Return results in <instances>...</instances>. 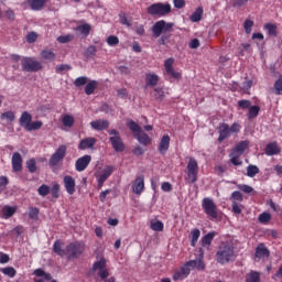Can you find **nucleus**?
I'll return each mask as SVG.
<instances>
[{"mask_svg": "<svg viewBox=\"0 0 282 282\" xmlns=\"http://www.w3.org/2000/svg\"><path fill=\"white\" fill-rule=\"evenodd\" d=\"M98 88V82L96 80H90L86 87H85V94L86 96H91V94H94V91H96V89Z\"/></svg>", "mask_w": 282, "mask_h": 282, "instance_id": "nucleus-35", "label": "nucleus"}, {"mask_svg": "<svg viewBox=\"0 0 282 282\" xmlns=\"http://www.w3.org/2000/svg\"><path fill=\"white\" fill-rule=\"evenodd\" d=\"M75 87H83L84 85H87V77L82 76L77 77L74 82Z\"/></svg>", "mask_w": 282, "mask_h": 282, "instance_id": "nucleus-61", "label": "nucleus"}, {"mask_svg": "<svg viewBox=\"0 0 282 282\" xmlns=\"http://www.w3.org/2000/svg\"><path fill=\"white\" fill-rule=\"evenodd\" d=\"M203 17H204V8L198 7L195 9V11L189 17V21H192V23H199V21H202Z\"/></svg>", "mask_w": 282, "mask_h": 282, "instance_id": "nucleus-26", "label": "nucleus"}, {"mask_svg": "<svg viewBox=\"0 0 282 282\" xmlns=\"http://www.w3.org/2000/svg\"><path fill=\"white\" fill-rule=\"evenodd\" d=\"M72 66L69 64H59L56 66L55 72L56 74H63V72H69Z\"/></svg>", "mask_w": 282, "mask_h": 282, "instance_id": "nucleus-52", "label": "nucleus"}, {"mask_svg": "<svg viewBox=\"0 0 282 282\" xmlns=\"http://www.w3.org/2000/svg\"><path fill=\"white\" fill-rule=\"evenodd\" d=\"M279 153H281V148H279V144H276V142H271L267 144L265 155L272 156V155H279Z\"/></svg>", "mask_w": 282, "mask_h": 282, "instance_id": "nucleus-24", "label": "nucleus"}, {"mask_svg": "<svg viewBox=\"0 0 282 282\" xmlns=\"http://www.w3.org/2000/svg\"><path fill=\"white\" fill-rule=\"evenodd\" d=\"M147 11L150 17H166L171 14V3L156 2L148 7Z\"/></svg>", "mask_w": 282, "mask_h": 282, "instance_id": "nucleus-5", "label": "nucleus"}, {"mask_svg": "<svg viewBox=\"0 0 282 282\" xmlns=\"http://www.w3.org/2000/svg\"><path fill=\"white\" fill-rule=\"evenodd\" d=\"M106 268H107V260H105V258H101L99 261H96L93 264L94 272L96 271L100 272V270H105Z\"/></svg>", "mask_w": 282, "mask_h": 282, "instance_id": "nucleus-39", "label": "nucleus"}, {"mask_svg": "<svg viewBox=\"0 0 282 282\" xmlns=\"http://www.w3.org/2000/svg\"><path fill=\"white\" fill-rule=\"evenodd\" d=\"M240 89H242V91H250V89H252V79H248L247 77L246 80L242 83Z\"/></svg>", "mask_w": 282, "mask_h": 282, "instance_id": "nucleus-57", "label": "nucleus"}, {"mask_svg": "<svg viewBox=\"0 0 282 282\" xmlns=\"http://www.w3.org/2000/svg\"><path fill=\"white\" fill-rule=\"evenodd\" d=\"M238 107H240V109H250L252 107V101L248 99L239 100Z\"/></svg>", "mask_w": 282, "mask_h": 282, "instance_id": "nucleus-55", "label": "nucleus"}, {"mask_svg": "<svg viewBox=\"0 0 282 282\" xmlns=\"http://www.w3.org/2000/svg\"><path fill=\"white\" fill-rule=\"evenodd\" d=\"M265 259H270V250L265 247V243H259L256 248L254 261H265Z\"/></svg>", "mask_w": 282, "mask_h": 282, "instance_id": "nucleus-12", "label": "nucleus"}, {"mask_svg": "<svg viewBox=\"0 0 282 282\" xmlns=\"http://www.w3.org/2000/svg\"><path fill=\"white\" fill-rule=\"evenodd\" d=\"M232 202H243V194L239 191H235L231 194Z\"/></svg>", "mask_w": 282, "mask_h": 282, "instance_id": "nucleus-58", "label": "nucleus"}, {"mask_svg": "<svg viewBox=\"0 0 282 282\" xmlns=\"http://www.w3.org/2000/svg\"><path fill=\"white\" fill-rule=\"evenodd\" d=\"M36 39H39V35L34 32H30L28 35H26V42L28 43H36Z\"/></svg>", "mask_w": 282, "mask_h": 282, "instance_id": "nucleus-64", "label": "nucleus"}, {"mask_svg": "<svg viewBox=\"0 0 282 282\" xmlns=\"http://www.w3.org/2000/svg\"><path fill=\"white\" fill-rule=\"evenodd\" d=\"M29 218L33 221H39V208L37 207H30L29 208Z\"/></svg>", "mask_w": 282, "mask_h": 282, "instance_id": "nucleus-48", "label": "nucleus"}, {"mask_svg": "<svg viewBox=\"0 0 282 282\" xmlns=\"http://www.w3.org/2000/svg\"><path fill=\"white\" fill-rule=\"evenodd\" d=\"M91 164V155L85 154L84 156L79 158L75 162V170L78 173H83Z\"/></svg>", "mask_w": 282, "mask_h": 282, "instance_id": "nucleus-13", "label": "nucleus"}, {"mask_svg": "<svg viewBox=\"0 0 282 282\" xmlns=\"http://www.w3.org/2000/svg\"><path fill=\"white\" fill-rule=\"evenodd\" d=\"M272 219V215L268 212H263L262 214L259 215L258 220L260 224H268Z\"/></svg>", "mask_w": 282, "mask_h": 282, "instance_id": "nucleus-49", "label": "nucleus"}, {"mask_svg": "<svg viewBox=\"0 0 282 282\" xmlns=\"http://www.w3.org/2000/svg\"><path fill=\"white\" fill-rule=\"evenodd\" d=\"M174 63H175V58L173 57L165 59L164 62L165 74L170 76V80L171 78H174V80H180V78H182V73L175 72V69L173 68Z\"/></svg>", "mask_w": 282, "mask_h": 282, "instance_id": "nucleus-11", "label": "nucleus"}, {"mask_svg": "<svg viewBox=\"0 0 282 282\" xmlns=\"http://www.w3.org/2000/svg\"><path fill=\"white\" fill-rule=\"evenodd\" d=\"M231 208L234 215H241V205L238 202H232Z\"/></svg>", "mask_w": 282, "mask_h": 282, "instance_id": "nucleus-63", "label": "nucleus"}, {"mask_svg": "<svg viewBox=\"0 0 282 282\" xmlns=\"http://www.w3.org/2000/svg\"><path fill=\"white\" fill-rule=\"evenodd\" d=\"M264 30L268 31L269 36H276L278 32V28L276 24L274 23H267L264 24Z\"/></svg>", "mask_w": 282, "mask_h": 282, "instance_id": "nucleus-44", "label": "nucleus"}, {"mask_svg": "<svg viewBox=\"0 0 282 282\" xmlns=\"http://www.w3.org/2000/svg\"><path fill=\"white\" fill-rule=\"evenodd\" d=\"M11 164H12V171L14 173H19L23 171V156H21V153L14 152L12 154Z\"/></svg>", "mask_w": 282, "mask_h": 282, "instance_id": "nucleus-14", "label": "nucleus"}, {"mask_svg": "<svg viewBox=\"0 0 282 282\" xmlns=\"http://www.w3.org/2000/svg\"><path fill=\"white\" fill-rule=\"evenodd\" d=\"M19 124L25 131H39L43 127V121H32V115L28 111H23Z\"/></svg>", "mask_w": 282, "mask_h": 282, "instance_id": "nucleus-3", "label": "nucleus"}, {"mask_svg": "<svg viewBox=\"0 0 282 282\" xmlns=\"http://www.w3.org/2000/svg\"><path fill=\"white\" fill-rule=\"evenodd\" d=\"M246 282H261V273L259 271L251 270L246 274Z\"/></svg>", "mask_w": 282, "mask_h": 282, "instance_id": "nucleus-29", "label": "nucleus"}, {"mask_svg": "<svg viewBox=\"0 0 282 282\" xmlns=\"http://www.w3.org/2000/svg\"><path fill=\"white\" fill-rule=\"evenodd\" d=\"M160 83V76L155 73H149L145 75V87H155Z\"/></svg>", "mask_w": 282, "mask_h": 282, "instance_id": "nucleus-21", "label": "nucleus"}, {"mask_svg": "<svg viewBox=\"0 0 282 282\" xmlns=\"http://www.w3.org/2000/svg\"><path fill=\"white\" fill-rule=\"evenodd\" d=\"M250 50V43H242L238 47V56H245V52H248Z\"/></svg>", "mask_w": 282, "mask_h": 282, "instance_id": "nucleus-53", "label": "nucleus"}, {"mask_svg": "<svg viewBox=\"0 0 282 282\" xmlns=\"http://www.w3.org/2000/svg\"><path fill=\"white\" fill-rule=\"evenodd\" d=\"M202 206H203L204 213H206V215L212 219H217V217H219V215L217 214V205L212 198H208V197L204 198Z\"/></svg>", "mask_w": 282, "mask_h": 282, "instance_id": "nucleus-10", "label": "nucleus"}, {"mask_svg": "<svg viewBox=\"0 0 282 282\" xmlns=\"http://www.w3.org/2000/svg\"><path fill=\"white\" fill-rule=\"evenodd\" d=\"M90 127L95 129V131H105V129H109V121L108 120L91 121Z\"/></svg>", "mask_w": 282, "mask_h": 282, "instance_id": "nucleus-23", "label": "nucleus"}, {"mask_svg": "<svg viewBox=\"0 0 282 282\" xmlns=\"http://www.w3.org/2000/svg\"><path fill=\"white\" fill-rule=\"evenodd\" d=\"M170 147H171V137H169V134H164L161 138L158 151L161 155H165L166 151H169Z\"/></svg>", "mask_w": 282, "mask_h": 282, "instance_id": "nucleus-17", "label": "nucleus"}, {"mask_svg": "<svg viewBox=\"0 0 282 282\" xmlns=\"http://www.w3.org/2000/svg\"><path fill=\"white\" fill-rule=\"evenodd\" d=\"M191 246L192 248H195V246H197V241H199V237H202V231L199 229H193L191 231Z\"/></svg>", "mask_w": 282, "mask_h": 282, "instance_id": "nucleus-31", "label": "nucleus"}, {"mask_svg": "<svg viewBox=\"0 0 282 282\" xmlns=\"http://www.w3.org/2000/svg\"><path fill=\"white\" fill-rule=\"evenodd\" d=\"M259 111H261V107L251 106L247 113L248 120H254V118H257V116H259Z\"/></svg>", "mask_w": 282, "mask_h": 282, "instance_id": "nucleus-34", "label": "nucleus"}, {"mask_svg": "<svg viewBox=\"0 0 282 282\" xmlns=\"http://www.w3.org/2000/svg\"><path fill=\"white\" fill-rule=\"evenodd\" d=\"M154 99L158 100V102H162L164 100V90L162 88H154Z\"/></svg>", "mask_w": 282, "mask_h": 282, "instance_id": "nucleus-51", "label": "nucleus"}, {"mask_svg": "<svg viewBox=\"0 0 282 282\" xmlns=\"http://www.w3.org/2000/svg\"><path fill=\"white\" fill-rule=\"evenodd\" d=\"M250 147V141L245 140L240 141L232 150L231 153H236L238 155H241L242 153H246L247 149Z\"/></svg>", "mask_w": 282, "mask_h": 282, "instance_id": "nucleus-20", "label": "nucleus"}, {"mask_svg": "<svg viewBox=\"0 0 282 282\" xmlns=\"http://www.w3.org/2000/svg\"><path fill=\"white\" fill-rule=\"evenodd\" d=\"M0 119L1 120H6V122H8L9 124H12V122H14V120H17V116L14 115L13 111H6V112H2L0 115Z\"/></svg>", "mask_w": 282, "mask_h": 282, "instance_id": "nucleus-32", "label": "nucleus"}, {"mask_svg": "<svg viewBox=\"0 0 282 282\" xmlns=\"http://www.w3.org/2000/svg\"><path fill=\"white\" fill-rule=\"evenodd\" d=\"M65 155H67V145H59L58 149L53 153L48 160V166L51 169L56 167L63 160H65Z\"/></svg>", "mask_w": 282, "mask_h": 282, "instance_id": "nucleus-9", "label": "nucleus"}, {"mask_svg": "<svg viewBox=\"0 0 282 282\" xmlns=\"http://www.w3.org/2000/svg\"><path fill=\"white\" fill-rule=\"evenodd\" d=\"M0 272L6 274V276H9V279H14L17 276V269H14V267L2 268L0 269Z\"/></svg>", "mask_w": 282, "mask_h": 282, "instance_id": "nucleus-37", "label": "nucleus"}, {"mask_svg": "<svg viewBox=\"0 0 282 282\" xmlns=\"http://www.w3.org/2000/svg\"><path fill=\"white\" fill-rule=\"evenodd\" d=\"M273 94H275V96H282V75L279 76L273 85Z\"/></svg>", "mask_w": 282, "mask_h": 282, "instance_id": "nucleus-42", "label": "nucleus"}, {"mask_svg": "<svg viewBox=\"0 0 282 282\" xmlns=\"http://www.w3.org/2000/svg\"><path fill=\"white\" fill-rule=\"evenodd\" d=\"M229 158L234 166H241V164H243V161L239 160V158H241V154H237L236 152H230Z\"/></svg>", "mask_w": 282, "mask_h": 282, "instance_id": "nucleus-41", "label": "nucleus"}, {"mask_svg": "<svg viewBox=\"0 0 282 282\" xmlns=\"http://www.w3.org/2000/svg\"><path fill=\"white\" fill-rule=\"evenodd\" d=\"M53 252L61 257L62 259L66 257L68 261L72 259H78L85 252V242L74 241L68 243L65 249H63V241L56 240L53 245Z\"/></svg>", "mask_w": 282, "mask_h": 282, "instance_id": "nucleus-1", "label": "nucleus"}, {"mask_svg": "<svg viewBox=\"0 0 282 282\" xmlns=\"http://www.w3.org/2000/svg\"><path fill=\"white\" fill-rule=\"evenodd\" d=\"M77 32H80V34H84V36H89V32H91V25L89 24H82L76 28Z\"/></svg>", "mask_w": 282, "mask_h": 282, "instance_id": "nucleus-45", "label": "nucleus"}, {"mask_svg": "<svg viewBox=\"0 0 282 282\" xmlns=\"http://www.w3.org/2000/svg\"><path fill=\"white\" fill-rule=\"evenodd\" d=\"M132 193L142 195L144 193V175L137 176L132 184Z\"/></svg>", "mask_w": 282, "mask_h": 282, "instance_id": "nucleus-16", "label": "nucleus"}, {"mask_svg": "<svg viewBox=\"0 0 282 282\" xmlns=\"http://www.w3.org/2000/svg\"><path fill=\"white\" fill-rule=\"evenodd\" d=\"M26 169L29 173H36L37 166H36V159L32 158L26 161Z\"/></svg>", "mask_w": 282, "mask_h": 282, "instance_id": "nucleus-43", "label": "nucleus"}, {"mask_svg": "<svg viewBox=\"0 0 282 282\" xmlns=\"http://www.w3.org/2000/svg\"><path fill=\"white\" fill-rule=\"evenodd\" d=\"M22 72H41L43 64L34 57H23L21 61Z\"/></svg>", "mask_w": 282, "mask_h": 282, "instance_id": "nucleus-8", "label": "nucleus"}, {"mask_svg": "<svg viewBox=\"0 0 282 282\" xmlns=\"http://www.w3.org/2000/svg\"><path fill=\"white\" fill-rule=\"evenodd\" d=\"M8 184H10V180H8L7 176H0V193H2V191H6Z\"/></svg>", "mask_w": 282, "mask_h": 282, "instance_id": "nucleus-60", "label": "nucleus"}, {"mask_svg": "<svg viewBox=\"0 0 282 282\" xmlns=\"http://www.w3.org/2000/svg\"><path fill=\"white\" fill-rule=\"evenodd\" d=\"M14 213H17V207L4 206L2 208V215H3L4 219H10V217H12L14 215Z\"/></svg>", "mask_w": 282, "mask_h": 282, "instance_id": "nucleus-38", "label": "nucleus"}, {"mask_svg": "<svg viewBox=\"0 0 282 282\" xmlns=\"http://www.w3.org/2000/svg\"><path fill=\"white\" fill-rule=\"evenodd\" d=\"M173 22H166L164 20H160L155 22L152 26V33L154 39H160L162 34H166V32H171L173 30Z\"/></svg>", "mask_w": 282, "mask_h": 282, "instance_id": "nucleus-7", "label": "nucleus"}, {"mask_svg": "<svg viewBox=\"0 0 282 282\" xmlns=\"http://www.w3.org/2000/svg\"><path fill=\"white\" fill-rule=\"evenodd\" d=\"M106 43L110 45V47H116L120 43V39L116 35H109L106 40Z\"/></svg>", "mask_w": 282, "mask_h": 282, "instance_id": "nucleus-50", "label": "nucleus"}, {"mask_svg": "<svg viewBox=\"0 0 282 282\" xmlns=\"http://www.w3.org/2000/svg\"><path fill=\"white\" fill-rule=\"evenodd\" d=\"M216 235H217V232H215V231H210V232L206 234L202 238L203 248H207V250H208L210 248V245L213 243V239H215Z\"/></svg>", "mask_w": 282, "mask_h": 282, "instance_id": "nucleus-25", "label": "nucleus"}, {"mask_svg": "<svg viewBox=\"0 0 282 282\" xmlns=\"http://www.w3.org/2000/svg\"><path fill=\"white\" fill-rule=\"evenodd\" d=\"M40 56L48 63H54V61H56V53L52 52L51 50L41 51Z\"/></svg>", "mask_w": 282, "mask_h": 282, "instance_id": "nucleus-28", "label": "nucleus"}, {"mask_svg": "<svg viewBox=\"0 0 282 282\" xmlns=\"http://www.w3.org/2000/svg\"><path fill=\"white\" fill-rule=\"evenodd\" d=\"M112 173H113V166L108 165L101 172V174L99 175L98 180H100L101 182H105L106 180H109V177H111Z\"/></svg>", "mask_w": 282, "mask_h": 282, "instance_id": "nucleus-33", "label": "nucleus"}, {"mask_svg": "<svg viewBox=\"0 0 282 282\" xmlns=\"http://www.w3.org/2000/svg\"><path fill=\"white\" fill-rule=\"evenodd\" d=\"M96 142H98V140H96V138L94 137L85 138L79 142L78 149L79 151H87V149H94Z\"/></svg>", "mask_w": 282, "mask_h": 282, "instance_id": "nucleus-19", "label": "nucleus"}, {"mask_svg": "<svg viewBox=\"0 0 282 282\" xmlns=\"http://www.w3.org/2000/svg\"><path fill=\"white\" fill-rule=\"evenodd\" d=\"M37 193L41 195V197H47V195H50V186L41 185L37 189Z\"/></svg>", "mask_w": 282, "mask_h": 282, "instance_id": "nucleus-54", "label": "nucleus"}, {"mask_svg": "<svg viewBox=\"0 0 282 282\" xmlns=\"http://www.w3.org/2000/svg\"><path fill=\"white\" fill-rule=\"evenodd\" d=\"M191 270H195V261H187L183 267H181L180 271L186 278L191 274Z\"/></svg>", "mask_w": 282, "mask_h": 282, "instance_id": "nucleus-30", "label": "nucleus"}, {"mask_svg": "<svg viewBox=\"0 0 282 282\" xmlns=\"http://www.w3.org/2000/svg\"><path fill=\"white\" fill-rule=\"evenodd\" d=\"M237 256L235 254V245L230 241H223L219 243L216 251V261L220 265H226L230 261H235Z\"/></svg>", "mask_w": 282, "mask_h": 282, "instance_id": "nucleus-2", "label": "nucleus"}, {"mask_svg": "<svg viewBox=\"0 0 282 282\" xmlns=\"http://www.w3.org/2000/svg\"><path fill=\"white\" fill-rule=\"evenodd\" d=\"M109 133V142L116 151V153H122L124 152V149H127V145H124V141L122 140V137L120 135V132L116 129H111L108 131Z\"/></svg>", "mask_w": 282, "mask_h": 282, "instance_id": "nucleus-6", "label": "nucleus"}, {"mask_svg": "<svg viewBox=\"0 0 282 282\" xmlns=\"http://www.w3.org/2000/svg\"><path fill=\"white\" fill-rule=\"evenodd\" d=\"M217 131L219 133L218 142L221 143L224 140H228L230 138V126L228 123H219L217 127Z\"/></svg>", "mask_w": 282, "mask_h": 282, "instance_id": "nucleus-15", "label": "nucleus"}, {"mask_svg": "<svg viewBox=\"0 0 282 282\" xmlns=\"http://www.w3.org/2000/svg\"><path fill=\"white\" fill-rule=\"evenodd\" d=\"M64 186L68 195H74V193H76V180L70 175L64 176Z\"/></svg>", "mask_w": 282, "mask_h": 282, "instance_id": "nucleus-18", "label": "nucleus"}, {"mask_svg": "<svg viewBox=\"0 0 282 282\" xmlns=\"http://www.w3.org/2000/svg\"><path fill=\"white\" fill-rule=\"evenodd\" d=\"M197 175H199V164L195 158H189L186 166L185 181L187 184H195L197 182Z\"/></svg>", "mask_w": 282, "mask_h": 282, "instance_id": "nucleus-4", "label": "nucleus"}, {"mask_svg": "<svg viewBox=\"0 0 282 282\" xmlns=\"http://www.w3.org/2000/svg\"><path fill=\"white\" fill-rule=\"evenodd\" d=\"M62 123L64 124V127L72 128L74 127V118L72 117V115H65L62 119Z\"/></svg>", "mask_w": 282, "mask_h": 282, "instance_id": "nucleus-47", "label": "nucleus"}, {"mask_svg": "<svg viewBox=\"0 0 282 282\" xmlns=\"http://www.w3.org/2000/svg\"><path fill=\"white\" fill-rule=\"evenodd\" d=\"M254 25V22L252 20H246L243 23L245 32L246 34H250L252 32V26Z\"/></svg>", "mask_w": 282, "mask_h": 282, "instance_id": "nucleus-59", "label": "nucleus"}, {"mask_svg": "<svg viewBox=\"0 0 282 282\" xmlns=\"http://www.w3.org/2000/svg\"><path fill=\"white\" fill-rule=\"evenodd\" d=\"M151 228L156 232H162V230H164V223L158 220L151 225Z\"/></svg>", "mask_w": 282, "mask_h": 282, "instance_id": "nucleus-56", "label": "nucleus"}, {"mask_svg": "<svg viewBox=\"0 0 282 282\" xmlns=\"http://www.w3.org/2000/svg\"><path fill=\"white\" fill-rule=\"evenodd\" d=\"M58 43H69L70 41H74V35H61L57 37Z\"/></svg>", "mask_w": 282, "mask_h": 282, "instance_id": "nucleus-62", "label": "nucleus"}, {"mask_svg": "<svg viewBox=\"0 0 282 282\" xmlns=\"http://www.w3.org/2000/svg\"><path fill=\"white\" fill-rule=\"evenodd\" d=\"M259 166L257 165H248L247 166V177H257V175H259Z\"/></svg>", "mask_w": 282, "mask_h": 282, "instance_id": "nucleus-40", "label": "nucleus"}, {"mask_svg": "<svg viewBox=\"0 0 282 282\" xmlns=\"http://www.w3.org/2000/svg\"><path fill=\"white\" fill-rule=\"evenodd\" d=\"M127 127L130 129V131L134 134L138 135L142 131V127L138 124V122L130 120L127 124Z\"/></svg>", "mask_w": 282, "mask_h": 282, "instance_id": "nucleus-36", "label": "nucleus"}, {"mask_svg": "<svg viewBox=\"0 0 282 282\" xmlns=\"http://www.w3.org/2000/svg\"><path fill=\"white\" fill-rule=\"evenodd\" d=\"M26 3L30 6L31 10L39 12L40 10H43L47 0H26Z\"/></svg>", "mask_w": 282, "mask_h": 282, "instance_id": "nucleus-22", "label": "nucleus"}, {"mask_svg": "<svg viewBox=\"0 0 282 282\" xmlns=\"http://www.w3.org/2000/svg\"><path fill=\"white\" fill-rule=\"evenodd\" d=\"M134 138L143 147H149V143L151 142V137H149L144 131H141L139 134H134Z\"/></svg>", "mask_w": 282, "mask_h": 282, "instance_id": "nucleus-27", "label": "nucleus"}, {"mask_svg": "<svg viewBox=\"0 0 282 282\" xmlns=\"http://www.w3.org/2000/svg\"><path fill=\"white\" fill-rule=\"evenodd\" d=\"M97 53L98 48L96 47V45H89L85 51V56L86 58H91V56H96Z\"/></svg>", "mask_w": 282, "mask_h": 282, "instance_id": "nucleus-46", "label": "nucleus"}]
</instances>
